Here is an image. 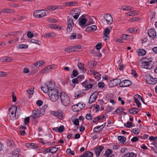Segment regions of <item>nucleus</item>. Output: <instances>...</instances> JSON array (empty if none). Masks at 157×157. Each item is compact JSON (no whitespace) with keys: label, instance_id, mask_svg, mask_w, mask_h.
Returning a JSON list of instances; mask_svg holds the SVG:
<instances>
[{"label":"nucleus","instance_id":"1","mask_svg":"<svg viewBox=\"0 0 157 157\" xmlns=\"http://www.w3.org/2000/svg\"><path fill=\"white\" fill-rule=\"evenodd\" d=\"M61 92L60 89L59 87H56L54 90L49 91L48 94L52 101H56L59 99Z\"/></svg>","mask_w":157,"mask_h":157},{"label":"nucleus","instance_id":"2","mask_svg":"<svg viewBox=\"0 0 157 157\" xmlns=\"http://www.w3.org/2000/svg\"><path fill=\"white\" fill-rule=\"evenodd\" d=\"M62 104L65 106H68L70 103V98L64 92L60 93L59 95Z\"/></svg>","mask_w":157,"mask_h":157},{"label":"nucleus","instance_id":"3","mask_svg":"<svg viewBox=\"0 0 157 157\" xmlns=\"http://www.w3.org/2000/svg\"><path fill=\"white\" fill-rule=\"evenodd\" d=\"M143 67L147 69H151L153 67V63L151 60L142 59L141 60Z\"/></svg>","mask_w":157,"mask_h":157},{"label":"nucleus","instance_id":"4","mask_svg":"<svg viewBox=\"0 0 157 157\" xmlns=\"http://www.w3.org/2000/svg\"><path fill=\"white\" fill-rule=\"evenodd\" d=\"M85 106V104L82 102H79L76 105H74L72 106L73 110L77 112L82 109Z\"/></svg>","mask_w":157,"mask_h":157},{"label":"nucleus","instance_id":"5","mask_svg":"<svg viewBox=\"0 0 157 157\" xmlns=\"http://www.w3.org/2000/svg\"><path fill=\"white\" fill-rule=\"evenodd\" d=\"M47 10H38L35 11L33 13L34 17H36L41 18L46 15Z\"/></svg>","mask_w":157,"mask_h":157},{"label":"nucleus","instance_id":"6","mask_svg":"<svg viewBox=\"0 0 157 157\" xmlns=\"http://www.w3.org/2000/svg\"><path fill=\"white\" fill-rule=\"evenodd\" d=\"M146 81L148 84H154L157 83V78H154L150 75L149 74L146 76Z\"/></svg>","mask_w":157,"mask_h":157},{"label":"nucleus","instance_id":"7","mask_svg":"<svg viewBox=\"0 0 157 157\" xmlns=\"http://www.w3.org/2000/svg\"><path fill=\"white\" fill-rule=\"evenodd\" d=\"M43 110L41 109H37V110H33V113L32 114V117L34 119L40 117L43 115L42 112Z\"/></svg>","mask_w":157,"mask_h":157},{"label":"nucleus","instance_id":"8","mask_svg":"<svg viewBox=\"0 0 157 157\" xmlns=\"http://www.w3.org/2000/svg\"><path fill=\"white\" fill-rule=\"evenodd\" d=\"M104 18L108 24L110 25L112 24L113 21V19L110 14H105L104 16Z\"/></svg>","mask_w":157,"mask_h":157},{"label":"nucleus","instance_id":"9","mask_svg":"<svg viewBox=\"0 0 157 157\" xmlns=\"http://www.w3.org/2000/svg\"><path fill=\"white\" fill-rule=\"evenodd\" d=\"M52 114L60 120H62L63 118V113L61 111H52Z\"/></svg>","mask_w":157,"mask_h":157},{"label":"nucleus","instance_id":"10","mask_svg":"<svg viewBox=\"0 0 157 157\" xmlns=\"http://www.w3.org/2000/svg\"><path fill=\"white\" fill-rule=\"evenodd\" d=\"M99 92L98 91L94 92L90 96L89 101V103H91L94 102L97 99V96L98 95Z\"/></svg>","mask_w":157,"mask_h":157},{"label":"nucleus","instance_id":"11","mask_svg":"<svg viewBox=\"0 0 157 157\" xmlns=\"http://www.w3.org/2000/svg\"><path fill=\"white\" fill-rule=\"evenodd\" d=\"M81 10L78 8L73 9L72 10V13L75 15L73 16V18L75 19H77L79 16L80 13L81 12Z\"/></svg>","mask_w":157,"mask_h":157},{"label":"nucleus","instance_id":"12","mask_svg":"<svg viewBox=\"0 0 157 157\" xmlns=\"http://www.w3.org/2000/svg\"><path fill=\"white\" fill-rule=\"evenodd\" d=\"M132 82L128 80H125L121 82L119 86L121 87H128L130 85Z\"/></svg>","mask_w":157,"mask_h":157},{"label":"nucleus","instance_id":"13","mask_svg":"<svg viewBox=\"0 0 157 157\" xmlns=\"http://www.w3.org/2000/svg\"><path fill=\"white\" fill-rule=\"evenodd\" d=\"M147 34L149 37L153 39L156 36V33L154 29H151L148 31Z\"/></svg>","mask_w":157,"mask_h":157},{"label":"nucleus","instance_id":"14","mask_svg":"<svg viewBox=\"0 0 157 157\" xmlns=\"http://www.w3.org/2000/svg\"><path fill=\"white\" fill-rule=\"evenodd\" d=\"M79 25L81 26L82 28H84L86 26H84L86 25V19L85 18H80L79 19Z\"/></svg>","mask_w":157,"mask_h":157},{"label":"nucleus","instance_id":"15","mask_svg":"<svg viewBox=\"0 0 157 157\" xmlns=\"http://www.w3.org/2000/svg\"><path fill=\"white\" fill-rule=\"evenodd\" d=\"M46 83L48 86V89H49V91H52L55 90V86L54 84L52 82H51Z\"/></svg>","mask_w":157,"mask_h":157},{"label":"nucleus","instance_id":"16","mask_svg":"<svg viewBox=\"0 0 157 157\" xmlns=\"http://www.w3.org/2000/svg\"><path fill=\"white\" fill-rule=\"evenodd\" d=\"M90 72L93 75L94 78L97 80H99L101 78V75L98 72H96L94 70H90Z\"/></svg>","mask_w":157,"mask_h":157},{"label":"nucleus","instance_id":"17","mask_svg":"<svg viewBox=\"0 0 157 157\" xmlns=\"http://www.w3.org/2000/svg\"><path fill=\"white\" fill-rule=\"evenodd\" d=\"M112 151L109 149H107L105 152V153L103 156L106 157H114V155L112 154Z\"/></svg>","mask_w":157,"mask_h":157},{"label":"nucleus","instance_id":"18","mask_svg":"<svg viewBox=\"0 0 157 157\" xmlns=\"http://www.w3.org/2000/svg\"><path fill=\"white\" fill-rule=\"evenodd\" d=\"M104 147L103 146L98 147L95 150V154L97 156H98L100 155L101 151L103 149Z\"/></svg>","mask_w":157,"mask_h":157},{"label":"nucleus","instance_id":"19","mask_svg":"<svg viewBox=\"0 0 157 157\" xmlns=\"http://www.w3.org/2000/svg\"><path fill=\"white\" fill-rule=\"evenodd\" d=\"M97 29V27L95 25H92L87 27L86 29V31H94Z\"/></svg>","mask_w":157,"mask_h":157},{"label":"nucleus","instance_id":"20","mask_svg":"<svg viewBox=\"0 0 157 157\" xmlns=\"http://www.w3.org/2000/svg\"><path fill=\"white\" fill-rule=\"evenodd\" d=\"M121 81L120 79L116 78L113 79L111 81V83H113V86L117 85L118 84H120Z\"/></svg>","mask_w":157,"mask_h":157},{"label":"nucleus","instance_id":"21","mask_svg":"<svg viewBox=\"0 0 157 157\" xmlns=\"http://www.w3.org/2000/svg\"><path fill=\"white\" fill-rule=\"evenodd\" d=\"M93 153L90 151H87L79 157H93Z\"/></svg>","mask_w":157,"mask_h":157},{"label":"nucleus","instance_id":"22","mask_svg":"<svg viewBox=\"0 0 157 157\" xmlns=\"http://www.w3.org/2000/svg\"><path fill=\"white\" fill-rule=\"evenodd\" d=\"M1 60L4 62H10L12 61V59L11 57L5 56L2 58Z\"/></svg>","mask_w":157,"mask_h":157},{"label":"nucleus","instance_id":"23","mask_svg":"<svg viewBox=\"0 0 157 157\" xmlns=\"http://www.w3.org/2000/svg\"><path fill=\"white\" fill-rule=\"evenodd\" d=\"M124 109L121 107H118L116 109V110L114 112L113 114H118L124 111Z\"/></svg>","mask_w":157,"mask_h":157},{"label":"nucleus","instance_id":"24","mask_svg":"<svg viewBox=\"0 0 157 157\" xmlns=\"http://www.w3.org/2000/svg\"><path fill=\"white\" fill-rule=\"evenodd\" d=\"M139 110L138 109H136L135 108H133L130 109L129 110L130 113L132 114H135L138 113Z\"/></svg>","mask_w":157,"mask_h":157},{"label":"nucleus","instance_id":"25","mask_svg":"<svg viewBox=\"0 0 157 157\" xmlns=\"http://www.w3.org/2000/svg\"><path fill=\"white\" fill-rule=\"evenodd\" d=\"M117 139L120 141V143L122 144H124L126 142V138L124 136H119L117 137Z\"/></svg>","mask_w":157,"mask_h":157},{"label":"nucleus","instance_id":"26","mask_svg":"<svg viewBox=\"0 0 157 157\" xmlns=\"http://www.w3.org/2000/svg\"><path fill=\"white\" fill-rule=\"evenodd\" d=\"M139 12L138 11H130L127 13L128 15L130 16H134L137 15Z\"/></svg>","mask_w":157,"mask_h":157},{"label":"nucleus","instance_id":"27","mask_svg":"<svg viewBox=\"0 0 157 157\" xmlns=\"http://www.w3.org/2000/svg\"><path fill=\"white\" fill-rule=\"evenodd\" d=\"M44 36L45 37H50L55 36L56 34L54 33L50 32L48 33H45L44 34Z\"/></svg>","mask_w":157,"mask_h":157},{"label":"nucleus","instance_id":"28","mask_svg":"<svg viewBox=\"0 0 157 157\" xmlns=\"http://www.w3.org/2000/svg\"><path fill=\"white\" fill-rule=\"evenodd\" d=\"M41 90L44 93H47L49 91V89H48L46 83L44 86H41Z\"/></svg>","mask_w":157,"mask_h":157},{"label":"nucleus","instance_id":"29","mask_svg":"<svg viewBox=\"0 0 157 157\" xmlns=\"http://www.w3.org/2000/svg\"><path fill=\"white\" fill-rule=\"evenodd\" d=\"M84 65L83 64L80 62H78V68L80 70H82L83 72H84V71H86V69L84 68Z\"/></svg>","mask_w":157,"mask_h":157},{"label":"nucleus","instance_id":"30","mask_svg":"<svg viewBox=\"0 0 157 157\" xmlns=\"http://www.w3.org/2000/svg\"><path fill=\"white\" fill-rule=\"evenodd\" d=\"M136 155L133 152L128 153L123 155L122 157H136Z\"/></svg>","mask_w":157,"mask_h":157},{"label":"nucleus","instance_id":"31","mask_svg":"<svg viewBox=\"0 0 157 157\" xmlns=\"http://www.w3.org/2000/svg\"><path fill=\"white\" fill-rule=\"evenodd\" d=\"M83 93L82 90H79L76 92L75 94V98H78L81 96L82 94Z\"/></svg>","mask_w":157,"mask_h":157},{"label":"nucleus","instance_id":"32","mask_svg":"<svg viewBox=\"0 0 157 157\" xmlns=\"http://www.w3.org/2000/svg\"><path fill=\"white\" fill-rule=\"evenodd\" d=\"M17 110V107L16 106H11L9 109V112H13L16 113Z\"/></svg>","mask_w":157,"mask_h":157},{"label":"nucleus","instance_id":"33","mask_svg":"<svg viewBox=\"0 0 157 157\" xmlns=\"http://www.w3.org/2000/svg\"><path fill=\"white\" fill-rule=\"evenodd\" d=\"M2 12L3 13H13V11L12 9L5 8L2 10Z\"/></svg>","mask_w":157,"mask_h":157},{"label":"nucleus","instance_id":"34","mask_svg":"<svg viewBox=\"0 0 157 157\" xmlns=\"http://www.w3.org/2000/svg\"><path fill=\"white\" fill-rule=\"evenodd\" d=\"M45 62L43 61H39L37 62L35 64V65L36 67H40L43 65Z\"/></svg>","mask_w":157,"mask_h":157},{"label":"nucleus","instance_id":"35","mask_svg":"<svg viewBox=\"0 0 157 157\" xmlns=\"http://www.w3.org/2000/svg\"><path fill=\"white\" fill-rule=\"evenodd\" d=\"M94 86V84H87L86 86V88L84 90L86 91H87L89 90L90 89L92 88V87Z\"/></svg>","mask_w":157,"mask_h":157},{"label":"nucleus","instance_id":"36","mask_svg":"<svg viewBox=\"0 0 157 157\" xmlns=\"http://www.w3.org/2000/svg\"><path fill=\"white\" fill-rule=\"evenodd\" d=\"M110 31L108 29V28L105 29L104 31V37H107L108 38L109 36L108 35L109 34Z\"/></svg>","mask_w":157,"mask_h":157},{"label":"nucleus","instance_id":"37","mask_svg":"<svg viewBox=\"0 0 157 157\" xmlns=\"http://www.w3.org/2000/svg\"><path fill=\"white\" fill-rule=\"evenodd\" d=\"M16 115V113L13 112H9V116L11 120H14L15 118Z\"/></svg>","mask_w":157,"mask_h":157},{"label":"nucleus","instance_id":"38","mask_svg":"<svg viewBox=\"0 0 157 157\" xmlns=\"http://www.w3.org/2000/svg\"><path fill=\"white\" fill-rule=\"evenodd\" d=\"M139 56H144L145 54L146 51L145 50L141 49L139 50Z\"/></svg>","mask_w":157,"mask_h":157},{"label":"nucleus","instance_id":"39","mask_svg":"<svg viewBox=\"0 0 157 157\" xmlns=\"http://www.w3.org/2000/svg\"><path fill=\"white\" fill-rule=\"evenodd\" d=\"M58 148L56 147H51V153H55L58 151Z\"/></svg>","mask_w":157,"mask_h":157},{"label":"nucleus","instance_id":"40","mask_svg":"<svg viewBox=\"0 0 157 157\" xmlns=\"http://www.w3.org/2000/svg\"><path fill=\"white\" fill-rule=\"evenodd\" d=\"M19 155V153L17 151H13L12 156V157H18Z\"/></svg>","mask_w":157,"mask_h":157},{"label":"nucleus","instance_id":"41","mask_svg":"<svg viewBox=\"0 0 157 157\" xmlns=\"http://www.w3.org/2000/svg\"><path fill=\"white\" fill-rule=\"evenodd\" d=\"M101 126H98L95 127L93 130L94 132L97 133L98 131H99L100 130H101Z\"/></svg>","mask_w":157,"mask_h":157},{"label":"nucleus","instance_id":"42","mask_svg":"<svg viewBox=\"0 0 157 157\" xmlns=\"http://www.w3.org/2000/svg\"><path fill=\"white\" fill-rule=\"evenodd\" d=\"M57 7L56 6H50L47 7V9L50 10H56Z\"/></svg>","mask_w":157,"mask_h":157},{"label":"nucleus","instance_id":"43","mask_svg":"<svg viewBox=\"0 0 157 157\" xmlns=\"http://www.w3.org/2000/svg\"><path fill=\"white\" fill-rule=\"evenodd\" d=\"M102 120V118L100 116H98L96 117L93 120V122L94 123H95L97 121H98L100 120Z\"/></svg>","mask_w":157,"mask_h":157},{"label":"nucleus","instance_id":"44","mask_svg":"<svg viewBox=\"0 0 157 157\" xmlns=\"http://www.w3.org/2000/svg\"><path fill=\"white\" fill-rule=\"evenodd\" d=\"M140 131L138 128H134L133 129L132 132L135 135H137L139 134Z\"/></svg>","mask_w":157,"mask_h":157},{"label":"nucleus","instance_id":"45","mask_svg":"<svg viewBox=\"0 0 157 157\" xmlns=\"http://www.w3.org/2000/svg\"><path fill=\"white\" fill-rule=\"evenodd\" d=\"M134 102L136 103V105L138 108L141 107V103L137 99L134 98Z\"/></svg>","mask_w":157,"mask_h":157},{"label":"nucleus","instance_id":"46","mask_svg":"<svg viewBox=\"0 0 157 157\" xmlns=\"http://www.w3.org/2000/svg\"><path fill=\"white\" fill-rule=\"evenodd\" d=\"M76 2H68L66 3V6H75Z\"/></svg>","mask_w":157,"mask_h":157},{"label":"nucleus","instance_id":"47","mask_svg":"<svg viewBox=\"0 0 157 157\" xmlns=\"http://www.w3.org/2000/svg\"><path fill=\"white\" fill-rule=\"evenodd\" d=\"M49 71L47 67H45L43 69L40 71V73L42 74L48 73Z\"/></svg>","mask_w":157,"mask_h":157},{"label":"nucleus","instance_id":"48","mask_svg":"<svg viewBox=\"0 0 157 157\" xmlns=\"http://www.w3.org/2000/svg\"><path fill=\"white\" fill-rule=\"evenodd\" d=\"M124 126L128 128H130L132 126V124L129 122H127L126 124H124Z\"/></svg>","mask_w":157,"mask_h":157},{"label":"nucleus","instance_id":"49","mask_svg":"<svg viewBox=\"0 0 157 157\" xmlns=\"http://www.w3.org/2000/svg\"><path fill=\"white\" fill-rule=\"evenodd\" d=\"M67 25H74V23L72 19L69 18L67 21Z\"/></svg>","mask_w":157,"mask_h":157},{"label":"nucleus","instance_id":"50","mask_svg":"<svg viewBox=\"0 0 157 157\" xmlns=\"http://www.w3.org/2000/svg\"><path fill=\"white\" fill-rule=\"evenodd\" d=\"M65 51L68 52H73V48H72L71 47H69L65 49Z\"/></svg>","mask_w":157,"mask_h":157},{"label":"nucleus","instance_id":"51","mask_svg":"<svg viewBox=\"0 0 157 157\" xmlns=\"http://www.w3.org/2000/svg\"><path fill=\"white\" fill-rule=\"evenodd\" d=\"M59 132H62L64 130V127L63 125H61L59 127H58Z\"/></svg>","mask_w":157,"mask_h":157},{"label":"nucleus","instance_id":"52","mask_svg":"<svg viewBox=\"0 0 157 157\" xmlns=\"http://www.w3.org/2000/svg\"><path fill=\"white\" fill-rule=\"evenodd\" d=\"M38 145L34 143H31L30 149H36L37 148Z\"/></svg>","mask_w":157,"mask_h":157},{"label":"nucleus","instance_id":"53","mask_svg":"<svg viewBox=\"0 0 157 157\" xmlns=\"http://www.w3.org/2000/svg\"><path fill=\"white\" fill-rule=\"evenodd\" d=\"M48 27L51 28L57 29L58 28V26L56 24H50L48 25Z\"/></svg>","mask_w":157,"mask_h":157},{"label":"nucleus","instance_id":"54","mask_svg":"<svg viewBox=\"0 0 157 157\" xmlns=\"http://www.w3.org/2000/svg\"><path fill=\"white\" fill-rule=\"evenodd\" d=\"M86 118L87 120H91L92 119V116L90 114H87L86 116Z\"/></svg>","mask_w":157,"mask_h":157},{"label":"nucleus","instance_id":"55","mask_svg":"<svg viewBox=\"0 0 157 157\" xmlns=\"http://www.w3.org/2000/svg\"><path fill=\"white\" fill-rule=\"evenodd\" d=\"M128 35L124 34L122 36V39L128 40H129V38L128 37Z\"/></svg>","mask_w":157,"mask_h":157},{"label":"nucleus","instance_id":"56","mask_svg":"<svg viewBox=\"0 0 157 157\" xmlns=\"http://www.w3.org/2000/svg\"><path fill=\"white\" fill-rule=\"evenodd\" d=\"M98 85L100 88L102 89L103 88L105 84L103 82H99L98 83Z\"/></svg>","mask_w":157,"mask_h":157},{"label":"nucleus","instance_id":"57","mask_svg":"<svg viewBox=\"0 0 157 157\" xmlns=\"http://www.w3.org/2000/svg\"><path fill=\"white\" fill-rule=\"evenodd\" d=\"M48 21L49 22L56 23L57 21L54 18H49L48 19Z\"/></svg>","mask_w":157,"mask_h":157},{"label":"nucleus","instance_id":"58","mask_svg":"<svg viewBox=\"0 0 157 157\" xmlns=\"http://www.w3.org/2000/svg\"><path fill=\"white\" fill-rule=\"evenodd\" d=\"M132 8L130 6H126L125 7H123L122 9L125 10H132Z\"/></svg>","mask_w":157,"mask_h":157},{"label":"nucleus","instance_id":"59","mask_svg":"<svg viewBox=\"0 0 157 157\" xmlns=\"http://www.w3.org/2000/svg\"><path fill=\"white\" fill-rule=\"evenodd\" d=\"M31 41L33 43H34L38 45H40V41L34 39H32Z\"/></svg>","mask_w":157,"mask_h":157},{"label":"nucleus","instance_id":"60","mask_svg":"<svg viewBox=\"0 0 157 157\" xmlns=\"http://www.w3.org/2000/svg\"><path fill=\"white\" fill-rule=\"evenodd\" d=\"M80 48L81 46L80 45L75 46L73 47V52H77L78 50L77 49H80Z\"/></svg>","mask_w":157,"mask_h":157},{"label":"nucleus","instance_id":"61","mask_svg":"<svg viewBox=\"0 0 157 157\" xmlns=\"http://www.w3.org/2000/svg\"><path fill=\"white\" fill-rule=\"evenodd\" d=\"M34 88H31L30 89H28L27 90V93L30 94H32L34 92L33 90Z\"/></svg>","mask_w":157,"mask_h":157},{"label":"nucleus","instance_id":"62","mask_svg":"<svg viewBox=\"0 0 157 157\" xmlns=\"http://www.w3.org/2000/svg\"><path fill=\"white\" fill-rule=\"evenodd\" d=\"M19 48H20L23 49V48H26L28 47L27 45L25 44H21L19 45Z\"/></svg>","mask_w":157,"mask_h":157},{"label":"nucleus","instance_id":"63","mask_svg":"<svg viewBox=\"0 0 157 157\" xmlns=\"http://www.w3.org/2000/svg\"><path fill=\"white\" fill-rule=\"evenodd\" d=\"M101 47L102 44H101L100 43L98 44L96 46V48L98 50L100 49L101 48Z\"/></svg>","mask_w":157,"mask_h":157},{"label":"nucleus","instance_id":"64","mask_svg":"<svg viewBox=\"0 0 157 157\" xmlns=\"http://www.w3.org/2000/svg\"><path fill=\"white\" fill-rule=\"evenodd\" d=\"M134 98H136V99L138 98L139 99H141V101H143V98H142V97L141 96H140L139 94H137L135 95L134 96Z\"/></svg>","mask_w":157,"mask_h":157}]
</instances>
